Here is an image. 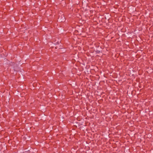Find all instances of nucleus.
I'll use <instances>...</instances> for the list:
<instances>
[{
    "label": "nucleus",
    "mask_w": 153,
    "mask_h": 153,
    "mask_svg": "<svg viewBox=\"0 0 153 153\" xmlns=\"http://www.w3.org/2000/svg\"><path fill=\"white\" fill-rule=\"evenodd\" d=\"M97 53H100V51H96Z\"/></svg>",
    "instance_id": "nucleus-1"
},
{
    "label": "nucleus",
    "mask_w": 153,
    "mask_h": 153,
    "mask_svg": "<svg viewBox=\"0 0 153 153\" xmlns=\"http://www.w3.org/2000/svg\"><path fill=\"white\" fill-rule=\"evenodd\" d=\"M57 44H59V42H57Z\"/></svg>",
    "instance_id": "nucleus-2"
},
{
    "label": "nucleus",
    "mask_w": 153,
    "mask_h": 153,
    "mask_svg": "<svg viewBox=\"0 0 153 153\" xmlns=\"http://www.w3.org/2000/svg\"><path fill=\"white\" fill-rule=\"evenodd\" d=\"M55 48H57L56 47Z\"/></svg>",
    "instance_id": "nucleus-3"
}]
</instances>
